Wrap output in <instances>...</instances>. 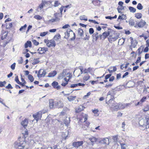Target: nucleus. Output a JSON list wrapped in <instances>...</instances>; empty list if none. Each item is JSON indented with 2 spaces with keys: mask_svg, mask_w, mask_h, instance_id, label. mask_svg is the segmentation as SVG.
<instances>
[{
  "mask_svg": "<svg viewBox=\"0 0 149 149\" xmlns=\"http://www.w3.org/2000/svg\"><path fill=\"white\" fill-rule=\"evenodd\" d=\"M129 24L131 26H134L135 24V22L134 19H131L129 21Z\"/></svg>",
  "mask_w": 149,
  "mask_h": 149,
  "instance_id": "nucleus-38",
  "label": "nucleus"
},
{
  "mask_svg": "<svg viewBox=\"0 0 149 149\" xmlns=\"http://www.w3.org/2000/svg\"><path fill=\"white\" fill-rule=\"evenodd\" d=\"M13 26L12 23H8L6 24V29H9Z\"/></svg>",
  "mask_w": 149,
  "mask_h": 149,
  "instance_id": "nucleus-25",
  "label": "nucleus"
},
{
  "mask_svg": "<svg viewBox=\"0 0 149 149\" xmlns=\"http://www.w3.org/2000/svg\"><path fill=\"white\" fill-rule=\"evenodd\" d=\"M8 32L6 31H4L3 30L1 31V35L2 36L1 37V38L2 40H3L5 38H6L7 37Z\"/></svg>",
  "mask_w": 149,
  "mask_h": 149,
  "instance_id": "nucleus-13",
  "label": "nucleus"
},
{
  "mask_svg": "<svg viewBox=\"0 0 149 149\" xmlns=\"http://www.w3.org/2000/svg\"><path fill=\"white\" fill-rule=\"evenodd\" d=\"M121 149H127V146L125 144L121 143Z\"/></svg>",
  "mask_w": 149,
  "mask_h": 149,
  "instance_id": "nucleus-41",
  "label": "nucleus"
},
{
  "mask_svg": "<svg viewBox=\"0 0 149 149\" xmlns=\"http://www.w3.org/2000/svg\"><path fill=\"white\" fill-rule=\"evenodd\" d=\"M89 32L90 34H94V30L92 28H90L89 29Z\"/></svg>",
  "mask_w": 149,
  "mask_h": 149,
  "instance_id": "nucleus-55",
  "label": "nucleus"
},
{
  "mask_svg": "<svg viewBox=\"0 0 149 149\" xmlns=\"http://www.w3.org/2000/svg\"><path fill=\"white\" fill-rule=\"evenodd\" d=\"M126 16L125 15L123 14L121 15H119L117 21L119 19L123 20L124 19H126Z\"/></svg>",
  "mask_w": 149,
  "mask_h": 149,
  "instance_id": "nucleus-22",
  "label": "nucleus"
},
{
  "mask_svg": "<svg viewBox=\"0 0 149 149\" xmlns=\"http://www.w3.org/2000/svg\"><path fill=\"white\" fill-rule=\"evenodd\" d=\"M77 32L78 34L81 37H82L83 36L84 31L82 29L80 28L78 29L77 30Z\"/></svg>",
  "mask_w": 149,
  "mask_h": 149,
  "instance_id": "nucleus-23",
  "label": "nucleus"
},
{
  "mask_svg": "<svg viewBox=\"0 0 149 149\" xmlns=\"http://www.w3.org/2000/svg\"><path fill=\"white\" fill-rule=\"evenodd\" d=\"M27 25L26 24H25L24 26L21 27L19 29V30L23 32H24V31L26 28L27 27Z\"/></svg>",
  "mask_w": 149,
  "mask_h": 149,
  "instance_id": "nucleus-29",
  "label": "nucleus"
},
{
  "mask_svg": "<svg viewBox=\"0 0 149 149\" xmlns=\"http://www.w3.org/2000/svg\"><path fill=\"white\" fill-rule=\"evenodd\" d=\"M137 45V43L136 42L133 43V42H131V45L132 47L133 48L135 47Z\"/></svg>",
  "mask_w": 149,
  "mask_h": 149,
  "instance_id": "nucleus-58",
  "label": "nucleus"
},
{
  "mask_svg": "<svg viewBox=\"0 0 149 149\" xmlns=\"http://www.w3.org/2000/svg\"><path fill=\"white\" fill-rule=\"evenodd\" d=\"M70 27V26L68 24H67L62 27V29H65Z\"/></svg>",
  "mask_w": 149,
  "mask_h": 149,
  "instance_id": "nucleus-63",
  "label": "nucleus"
},
{
  "mask_svg": "<svg viewBox=\"0 0 149 149\" xmlns=\"http://www.w3.org/2000/svg\"><path fill=\"white\" fill-rule=\"evenodd\" d=\"M52 85L54 88H56L57 90L60 89L61 88V86L58 85V82L56 81L53 82L52 84Z\"/></svg>",
  "mask_w": 149,
  "mask_h": 149,
  "instance_id": "nucleus-10",
  "label": "nucleus"
},
{
  "mask_svg": "<svg viewBox=\"0 0 149 149\" xmlns=\"http://www.w3.org/2000/svg\"><path fill=\"white\" fill-rule=\"evenodd\" d=\"M83 143V141L76 142L73 143L72 145L74 147L78 148L79 146H81Z\"/></svg>",
  "mask_w": 149,
  "mask_h": 149,
  "instance_id": "nucleus-12",
  "label": "nucleus"
},
{
  "mask_svg": "<svg viewBox=\"0 0 149 149\" xmlns=\"http://www.w3.org/2000/svg\"><path fill=\"white\" fill-rule=\"evenodd\" d=\"M28 77L31 82H32L33 81L34 79L33 76L31 74H29Z\"/></svg>",
  "mask_w": 149,
  "mask_h": 149,
  "instance_id": "nucleus-37",
  "label": "nucleus"
},
{
  "mask_svg": "<svg viewBox=\"0 0 149 149\" xmlns=\"http://www.w3.org/2000/svg\"><path fill=\"white\" fill-rule=\"evenodd\" d=\"M118 36H117V35H116L115 36H113L112 39L113 40V41H114L118 39Z\"/></svg>",
  "mask_w": 149,
  "mask_h": 149,
  "instance_id": "nucleus-56",
  "label": "nucleus"
},
{
  "mask_svg": "<svg viewBox=\"0 0 149 149\" xmlns=\"http://www.w3.org/2000/svg\"><path fill=\"white\" fill-rule=\"evenodd\" d=\"M42 114V112L41 111L38 112L36 114L33 115V117L34 119L36 120V122L38 121V119H41Z\"/></svg>",
  "mask_w": 149,
  "mask_h": 149,
  "instance_id": "nucleus-5",
  "label": "nucleus"
},
{
  "mask_svg": "<svg viewBox=\"0 0 149 149\" xmlns=\"http://www.w3.org/2000/svg\"><path fill=\"white\" fill-rule=\"evenodd\" d=\"M64 123L66 126L68 125V124L70 123V120L69 118H67L64 120Z\"/></svg>",
  "mask_w": 149,
  "mask_h": 149,
  "instance_id": "nucleus-27",
  "label": "nucleus"
},
{
  "mask_svg": "<svg viewBox=\"0 0 149 149\" xmlns=\"http://www.w3.org/2000/svg\"><path fill=\"white\" fill-rule=\"evenodd\" d=\"M56 104V108H61L63 107V103H55Z\"/></svg>",
  "mask_w": 149,
  "mask_h": 149,
  "instance_id": "nucleus-28",
  "label": "nucleus"
},
{
  "mask_svg": "<svg viewBox=\"0 0 149 149\" xmlns=\"http://www.w3.org/2000/svg\"><path fill=\"white\" fill-rule=\"evenodd\" d=\"M137 8L139 10H141L143 8V6L141 3H139L137 6Z\"/></svg>",
  "mask_w": 149,
  "mask_h": 149,
  "instance_id": "nucleus-39",
  "label": "nucleus"
},
{
  "mask_svg": "<svg viewBox=\"0 0 149 149\" xmlns=\"http://www.w3.org/2000/svg\"><path fill=\"white\" fill-rule=\"evenodd\" d=\"M48 49L47 47H40L38 48V51L40 52L39 53L40 54H44L47 51Z\"/></svg>",
  "mask_w": 149,
  "mask_h": 149,
  "instance_id": "nucleus-8",
  "label": "nucleus"
},
{
  "mask_svg": "<svg viewBox=\"0 0 149 149\" xmlns=\"http://www.w3.org/2000/svg\"><path fill=\"white\" fill-rule=\"evenodd\" d=\"M40 62L39 58L34 59L32 63V65H34L38 64Z\"/></svg>",
  "mask_w": 149,
  "mask_h": 149,
  "instance_id": "nucleus-30",
  "label": "nucleus"
},
{
  "mask_svg": "<svg viewBox=\"0 0 149 149\" xmlns=\"http://www.w3.org/2000/svg\"><path fill=\"white\" fill-rule=\"evenodd\" d=\"M142 52V50H141V48L140 47L136 51V53L139 56Z\"/></svg>",
  "mask_w": 149,
  "mask_h": 149,
  "instance_id": "nucleus-40",
  "label": "nucleus"
},
{
  "mask_svg": "<svg viewBox=\"0 0 149 149\" xmlns=\"http://www.w3.org/2000/svg\"><path fill=\"white\" fill-rule=\"evenodd\" d=\"M90 76L88 74H86L83 77V80L86 81L88 80L90 78Z\"/></svg>",
  "mask_w": 149,
  "mask_h": 149,
  "instance_id": "nucleus-36",
  "label": "nucleus"
},
{
  "mask_svg": "<svg viewBox=\"0 0 149 149\" xmlns=\"http://www.w3.org/2000/svg\"><path fill=\"white\" fill-rule=\"evenodd\" d=\"M144 111L146 112L149 110V105L146 106L143 109Z\"/></svg>",
  "mask_w": 149,
  "mask_h": 149,
  "instance_id": "nucleus-54",
  "label": "nucleus"
},
{
  "mask_svg": "<svg viewBox=\"0 0 149 149\" xmlns=\"http://www.w3.org/2000/svg\"><path fill=\"white\" fill-rule=\"evenodd\" d=\"M91 93L90 92H88V93H87V95H84V97H83V98L84 99H86V98L87 97H88L89 96L90 94H91Z\"/></svg>",
  "mask_w": 149,
  "mask_h": 149,
  "instance_id": "nucleus-62",
  "label": "nucleus"
},
{
  "mask_svg": "<svg viewBox=\"0 0 149 149\" xmlns=\"http://www.w3.org/2000/svg\"><path fill=\"white\" fill-rule=\"evenodd\" d=\"M39 147L36 148L35 149H45V146H42L41 144H39Z\"/></svg>",
  "mask_w": 149,
  "mask_h": 149,
  "instance_id": "nucleus-45",
  "label": "nucleus"
},
{
  "mask_svg": "<svg viewBox=\"0 0 149 149\" xmlns=\"http://www.w3.org/2000/svg\"><path fill=\"white\" fill-rule=\"evenodd\" d=\"M28 130L26 129L24 133H23L22 134L24 139L23 141L16 142L14 143V146L16 149H29V148H24V147L26 145V141L25 140V138L27 137L28 136Z\"/></svg>",
  "mask_w": 149,
  "mask_h": 149,
  "instance_id": "nucleus-1",
  "label": "nucleus"
},
{
  "mask_svg": "<svg viewBox=\"0 0 149 149\" xmlns=\"http://www.w3.org/2000/svg\"><path fill=\"white\" fill-rule=\"evenodd\" d=\"M112 67H111L109 68V69H108V70L109 71V73L111 74L113 72H115L117 70V68L116 67L114 66L113 67V70H112Z\"/></svg>",
  "mask_w": 149,
  "mask_h": 149,
  "instance_id": "nucleus-21",
  "label": "nucleus"
},
{
  "mask_svg": "<svg viewBox=\"0 0 149 149\" xmlns=\"http://www.w3.org/2000/svg\"><path fill=\"white\" fill-rule=\"evenodd\" d=\"M46 74V72L43 69H40L38 72V77L39 78L44 77Z\"/></svg>",
  "mask_w": 149,
  "mask_h": 149,
  "instance_id": "nucleus-6",
  "label": "nucleus"
},
{
  "mask_svg": "<svg viewBox=\"0 0 149 149\" xmlns=\"http://www.w3.org/2000/svg\"><path fill=\"white\" fill-rule=\"evenodd\" d=\"M89 140L90 141H89L88 142L90 143V141L91 143V144L93 145L94 144V143L96 142L97 139L96 138L94 137H92L91 138H90L89 139Z\"/></svg>",
  "mask_w": 149,
  "mask_h": 149,
  "instance_id": "nucleus-19",
  "label": "nucleus"
},
{
  "mask_svg": "<svg viewBox=\"0 0 149 149\" xmlns=\"http://www.w3.org/2000/svg\"><path fill=\"white\" fill-rule=\"evenodd\" d=\"M146 24V22L142 19L139 22L137 23L136 24L139 27L141 28L144 26Z\"/></svg>",
  "mask_w": 149,
  "mask_h": 149,
  "instance_id": "nucleus-9",
  "label": "nucleus"
},
{
  "mask_svg": "<svg viewBox=\"0 0 149 149\" xmlns=\"http://www.w3.org/2000/svg\"><path fill=\"white\" fill-rule=\"evenodd\" d=\"M56 104L55 103H49V107L50 109L56 108Z\"/></svg>",
  "mask_w": 149,
  "mask_h": 149,
  "instance_id": "nucleus-34",
  "label": "nucleus"
},
{
  "mask_svg": "<svg viewBox=\"0 0 149 149\" xmlns=\"http://www.w3.org/2000/svg\"><path fill=\"white\" fill-rule=\"evenodd\" d=\"M141 129L142 130H146L149 132V122H148L146 125V126L144 128H141Z\"/></svg>",
  "mask_w": 149,
  "mask_h": 149,
  "instance_id": "nucleus-24",
  "label": "nucleus"
},
{
  "mask_svg": "<svg viewBox=\"0 0 149 149\" xmlns=\"http://www.w3.org/2000/svg\"><path fill=\"white\" fill-rule=\"evenodd\" d=\"M102 141L103 143L107 144L109 141V139L107 138H104Z\"/></svg>",
  "mask_w": 149,
  "mask_h": 149,
  "instance_id": "nucleus-42",
  "label": "nucleus"
},
{
  "mask_svg": "<svg viewBox=\"0 0 149 149\" xmlns=\"http://www.w3.org/2000/svg\"><path fill=\"white\" fill-rule=\"evenodd\" d=\"M34 18L38 20H40L42 18V17L41 16L38 15H35L34 17Z\"/></svg>",
  "mask_w": 149,
  "mask_h": 149,
  "instance_id": "nucleus-46",
  "label": "nucleus"
},
{
  "mask_svg": "<svg viewBox=\"0 0 149 149\" xmlns=\"http://www.w3.org/2000/svg\"><path fill=\"white\" fill-rule=\"evenodd\" d=\"M129 9L130 12L133 13L135 12L136 10L135 8L131 6H129Z\"/></svg>",
  "mask_w": 149,
  "mask_h": 149,
  "instance_id": "nucleus-31",
  "label": "nucleus"
},
{
  "mask_svg": "<svg viewBox=\"0 0 149 149\" xmlns=\"http://www.w3.org/2000/svg\"><path fill=\"white\" fill-rule=\"evenodd\" d=\"M80 19L81 20H84L86 21L88 20L87 18L85 15H83L80 17Z\"/></svg>",
  "mask_w": 149,
  "mask_h": 149,
  "instance_id": "nucleus-32",
  "label": "nucleus"
},
{
  "mask_svg": "<svg viewBox=\"0 0 149 149\" xmlns=\"http://www.w3.org/2000/svg\"><path fill=\"white\" fill-rule=\"evenodd\" d=\"M51 44V46L52 47H54L56 46V43L55 41L53 40H51L50 41Z\"/></svg>",
  "mask_w": 149,
  "mask_h": 149,
  "instance_id": "nucleus-48",
  "label": "nucleus"
},
{
  "mask_svg": "<svg viewBox=\"0 0 149 149\" xmlns=\"http://www.w3.org/2000/svg\"><path fill=\"white\" fill-rule=\"evenodd\" d=\"M110 34V33L109 31L104 32H103L102 34H100V39L102 40H104Z\"/></svg>",
  "mask_w": 149,
  "mask_h": 149,
  "instance_id": "nucleus-7",
  "label": "nucleus"
},
{
  "mask_svg": "<svg viewBox=\"0 0 149 149\" xmlns=\"http://www.w3.org/2000/svg\"><path fill=\"white\" fill-rule=\"evenodd\" d=\"M110 109L112 112L117 111L118 109H123L128 105V104L125 103H110Z\"/></svg>",
  "mask_w": 149,
  "mask_h": 149,
  "instance_id": "nucleus-2",
  "label": "nucleus"
},
{
  "mask_svg": "<svg viewBox=\"0 0 149 149\" xmlns=\"http://www.w3.org/2000/svg\"><path fill=\"white\" fill-rule=\"evenodd\" d=\"M47 33L48 32L47 31L41 33L40 34V36L42 37L44 36L47 35Z\"/></svg>",
  "mask_w": 149,
  "mask_h": 149,
  "instance_id": "nucleus-52",
  "label": "nucleus"
},
{
  "mask_svg": "<svg viewBox=\"0 0 149 149\" xmlns=\"http://www.w3.org/2000/svg\"><path fill=\"white\" fill-rule=\"evenodd\" d=\"M56 74V70H54L49 73L47 77H54Z\"/></svg>",
  "mask_w": 149,
  "mask_h": 149,
  "instance_id": "nucleus-15",
  "label": "nucleus"
},
{
  "mask_svg": "<svg viewBox=\"0 0 149 149\" xmlns=\"http://www.w3.org/2000/svg\"><path fill=\"white\" fill-rule=\"evenodd\" d=\"M135 16L137 19H140L142 17V14L141 13H136L135 14Z\"/></svg>",
  "mask_w": 149,
  "mask_h": 149,
  "instance_id": "nucleus-26",
  "label": "nucleus"
},
{
  "mask_svg": "<svg viewBox=\"0 0 149 149\" xmlns=\"http://www.w3.org/2000/svg\"><path fill=\"white\" fill-rule=\"evenodd\" d=\"M124 9V7H121V8H120L119 6H118V8H117V9L118 10V13H122V12H121V10H122Z\"/></svg>",
  "mask_w": 149,
  "mask_h": 149,
  "instance_id": "nucleus-49",
  "label": "nucleus"
},
{
  "mask_svg": "<svg viewBox=\"0 0 149 149\" xmlns=\"http://www.w3.org/2000/svg\"><path fill=\"white\" fill-rule=\"evenodd\" d=\"M57 18L55 17L54 19H52L49 20V22H54L57 21H59Z\"/></svg>",
  "mask_w": 149,
  "mask_h": 149,
  "instance_id": "nucleus-53",
  "label": "nucleus"
},
{
  "mask_svg": "<svg viewBox=\"0 0 149 149\" xmlns=\"http://www.w3.org/2000/svg\"><path fill=\"white\" fill-rule=\"evenodd\" d=\"M141 57H138L137 60L135 62V63L136 64H137L141 61Z\"/></svg>",
  "mask_w": 149,
  "mask_h": 149,
  "instance_id": "nucleus-64",
  "label": "nucleus"
},
{
  "mask_svg": "<svg viewBox=\"0 0 149 149\" xmlns=\"http://www.w3.org/2000/svg\"><path fill=\"white\" fill-rule=\"evenodd\" d=\"M62 13H56L54 14V16L55 17L57 18L58 21L60 20V19L59 17H62Z\"/></svg>",
  "mask_w": 149,
  "mask_h": 149,
  "instance_id": "nucleus-20",
  "label": "nucleus"
},
{
  "mask_svg": "<svg viewBox=\"0 0 149 149\" xmlns=\"http://www.w3.org/2000/svg\"><path fill=\"white\" fill-rule=\"evenodd\" d=\"M47 3V1L45 0H42L41 3L39 6V8H40V10L43 8V6Z\"/></svg>",
  "mask_w": 149,
  "mask_h": 149,
  "instance_id": "nucleus-16",
  "label": "nucleus"
},
{
  "mask_svg": "<svg viewBox=\"0 0 149 149\" xmlns=\"http://www.w3.org/2000/svg\"><path fill=\"white\" fill-rule=\"evenodd\" d=\"M73 34L74 36L70 39L71 40H73L75 38V34L74 33L73 31L70 29H68L66 32L65 33V36L64 38L67 39H68L70 36V34Z\"/></svg>",
  "mask_w": 149,
  "mask_h": 149,
  "instance_id": "nucleus-4",
  "label": "nucleus"
},
{
  "mask_svg": "<svg viewBox=\"0 0 149 149\" xmlns=\"http://www.w3.org/2000/svg\"><path fill=\"white\" fill-rule=\"evenodd\" d=\"M28 124V120L25 118L24 120L21 122V125L24 128H25Z\"/></svg>",
  "mask_w": 149,
  "mask_h": 149,
  "instance_id": "nucleus-14",
  "label": "nucleus"
},
{
  "mask_svg": "<svg viewBox=\"0 0 149 149\" xmlns=\"http://www.w3.org/2000/svg\"><path fill=\"white\" fill-rule=\"evenodd\" d=\"M85 108V107H84V106L82 105H80V106H79L78 109L76 108L75 109L76 112L77 113H79L80 112L83 110Z\"/></svg>",
  "mask_w": 149,
  "mask_h": 149,
  "instance_id": "nucleus-18",
  "label": "nucleus"
},
{
  "mask_svg": "<svg viewBox=\"0 0 149 149\" xmlns=\"http://www.w3.org/2000/svg\"><path fill=\"white\" fill-rule=\"evenodd\" d=\"M76 97V96H70L68 97V99L70 102L74 100Z\"/></svg>",
  "mask_w": 149,
  "mask_h": 149,
  "instance_id": "nucleus-44",
  "label": "nucleus"
},
{
  "mask_svg": "<svg viewBox=\"0 0 149 149\" xmlns=\"http://www.w3.org/2000/svg\"><path fill=\"white\" fill-rule=\"evenodd\" d=\"M86 36L84 38V39L85 40H88L89 39L90 37L88 35V33H85Z\"/></svg>",
  "mask_w": 149,
  "mask_h": 149,
  "instance_id": "nucleus-50",
  "label": "nucleus"
},
{
  "mask_svg": "<svg viewBox=\"0 0 149 149\" xmlns=\"http://www.w3.org/2000/svg\"><path fill=\"white\" fill-rule=\"evenodd\" d=\"M32 42L33 43V44L35 45H39V43L38 42H37L36 40H32Z\"/></svg>",
  "mask_w": 149,
  "mask_h": 149,
  "instance_id": "nucleus-51",
  "label": "nucleus"
},
{
  "mask_svg": "<svg viewBox=\"0 0 149 149\" xmlns=\"http://www.w3.org/2000/svg\"><path fill=\"white\" fill-rule=\"evenodd\" d=\"M60 38V35L59 34H58L55 35L54 38V39L56 40H57L59 39Z\"/></svg>",
  "mask_w": 149,
  "mask_h": 149,
  "instance_id": "nucleus-35",
  "label": "nucleus"
},
{
  "mask_svg": "<svg viewBox=\"0 0 149 149\" xmlns=\"http://www.w3.org/2000/svg\"><path fill=\"white\" fill-rule=\"evenodd\" d=\"M15 65L16 63H13L12 65H11L10 68L12 70H14L15 69Z\"/></svg>",
  "mask_w": 149,
  "mask_h": 149,
  "instance_id": "nucleus-59",
  "label": "nucleus"
},
{
  "mask_svg": "<svg viewBox=\"0 0 149 149\" xmlns=\"http://www.w3.org/2000/svg\"><path fill=\"white\" fill-rule=\"evenodd\" d=\"M100 2V1L98 0H93L92 2L94 5H95L99 4Z\"/></svg>",
  "mask_w": 149,
  "mask_h": 149,
  "instance_id": "nucleus-33",
  "label": "nucleus"
},
{
  "mask_svg": "<svg viewBox=\"0 0 149 149\" xmlns=\"http://www.w3.org/2000/svg\"><path fill=\"white\" fill-rule=\"evenodd\" d=\"M32 47V43L31 41H27L24 44V47L25 48H27L28 47Z\"/></svg>",
  "mask_w": 149,
  "mask_h": 149,
  "instance_id": "nucleus-17",
  "label": "nucleus"
},
{
  "mask_svg": "<svg viewBox=\"0 0 149 149\" xmlns=\"http://www.w3.org/2000/svg\"><path fill=\"white\" fill-rule=\"evenodd\" d=\"M100 34H98L97 32H95L93 34L92 36L93 40H95V41H97L99 38H100Z\"/></svg>",
  "mask_w": 149,
  "mask_h": 149,
  "instance_id": "nucleus-11",
  "label": "nucleus"
},
{
  "mask_svg": "<svg viewBox=\"0 0 149 149\" xmlns=\"http://www.w3.org/2000/svg\"><path fill=\"white\" fill-rule=\"evenodd\" d=\"M64 71H63L62 73L59 75L58 78V79H61L63 78L64 77Z\"/></svg>",
  "mask_w": 149,
  "mask_h": 149,
  "instance_id": "nucleus-43",
  "label": "nucleus"
},
{
  "mask_svg": "<svg viewBox=\"0 0 149 149\" xmlns=\"http://www.w3.org/2000/svg\"><path fill=\"white\" fill-rule=\"evenodd\" d=\"M149 119L148 116H146L144 118L141 119L139 120V125L140 128H144L146 126V125L148 123V120Z\"/></svg>",
  "mask_w": 149,
  "mask_h": 149,
  "instance_id": "nucleus-3",
  "label": "nucleus"
},
{
  "mask_svg": "<svg viewBox=\"0 0 149 149\" xmlns=\"http://www.w3.org/2000/svg\"><path fill=\"white\" fill-rule=\"evenodd\" d=\"M15 81L18 84H19V83H20V82L19 81V79L18 78V76L17 75L15 78Z\"/></svg>",
  "mask_w": 149,
  "mask_h": 149,
  "instance_id": "nucleus-57",
  "label": "nucleus"
},
{
  "mask_svg": "<svg viewBox=\"0 0 149 149\" xmlns=\"http://www.w3.org/2000/svg\"><path fill=\"white\" fill-rule=\"evenodd\" d=\"M6 88L8 89H12L13 88V87L10 84H8V86H6Z\"/></svg>",
  "mask_w": 149,
  "mask_h": 149,
  "instance_id": "nucleus-60",
  "label": "nucleus"
},
{
  "mask_svg": "<svg viewBox=\"0 0 149 149\" xmlns=\"http://www.w3.org/2000/svg\"><path fill=\"white\" fill-rule=\"evenodd\" d=\"M144 93H146L147 92L149 93V87H147L146 88V87L144 88L143 89Z\"/></svg>",
  "mask_w": 149,
  "mask_h": 149,
  "instance_id": "nucleus-47",
  "label": "nucleus"
},
{
  "mask_svg": "<svg viewBox=\"0 0 149 149\" xmlns=\"http://www.w3.org/2000/svg\"><path fill=\"white\" fill-rule=\"evenodd\" d=\"M111 74H107L105 76V79H108L110 77H111Z\"/></svg>",
  "mask_w": 149,
  "mask_h": 149,
  "instance_id": "nucleus-61",
  "label": "nucleus"
}]
</instances>
